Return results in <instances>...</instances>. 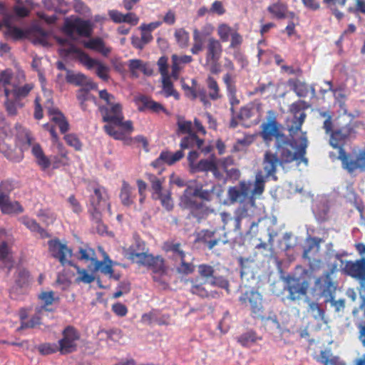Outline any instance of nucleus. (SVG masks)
I'll return each mask as SVG.
<instances>
[{"instance_id":"2eb2a0df","label":"nucleus","mask_w":365,"mask_h":365,"mask_svg":"<svg viewBox=\"0 0 365 365\" xmlns=\"http://www.w3.org/2000/svg\"><path fill=\"white\" fill-rule=\"evenodd\" d=\"M11 187L9 182H4L0 184V207L4 214H16L23 212L20 204L17 202H11L9 194Z\"/></svg>"},{"instance_id":"a211bd4d","label":"nucleus","mask_w":365,"mask_h":365,"mask_svg":"<svg viewBox=\"0 0 365 365\" xmlns=\"http://www.w3.org/2000/svg\"><path fill=\"white\" fill-rule=\"evenodd\" d=\"M48 251L51 255L58 259L62 264H71L70 258L72 256L71 250L68 249L66 244L62 243L57 239L48 241Z\"/></svg>"},{"instance_id":"dca6fc26","label":"nucleus","mask_w":365,"mask_h":365,"mask_svg":"<svg viewBox=\"0 0 365 365\" xmlns=\"http://www.w3.org/2000/svg\"><path fill=\"white\" fill-rule=\"evenodd\" d=\"M80 335L73 327H67L63 332V338L58 341L59 350L62 354L72 353L76 350Z\"/></svg>"},{"instance_id":"0eeeda50","label":"nucleus","mask_w":365,"mask_h":365,"mask_svg":"<svg viewBox=\"0 0 365 365\" xmlns=\"http://www.w3.org/2000/svg\"><path fill=\"white\" fill-rule=\"evenodd\" d=\"M342 269L344 273L359 281V297L361 302L359 309L364 311L365 315V258L356 259L355 262H342Z\"/></svg>"},{"instance_id":"6e6552de","label":"nucleus","mask_w":365,"mask_h":365,"mask_svg":"<svg viewBox=\"0 0 365 365\" xmlns=\"http://www.w3.org/2000/svg\"><path fill=\"white\" fill-rule=\"evenodd\" d=\"M104 257L103 261H98L96 252L92 247L84 246L78 251V259L84 262H91L94 266V271H101L104 274L112 276L113 274V262L109 259L108 255L99 247Z\"/></svg>"},{"instance_id":"7c9ffc66","label":"nucleus","mask_w":365,"mask_h":365,"mask_svg":"<svg viewBox=\"0 0 365 365\" xmlns=\"http://www.w3.org/2000/svg\"><path fill=\"white\" fill-rule=\"evenodd\" d=\"M197 198V195L196 188L193 190L192 187H187L180 197V206L189 208L190 210H196V208H198L199 207Z\"/></svg>"},{"instance_id":"864d4df0","label":"nucleus","mask_w":365,"mask_h":365,"mask_svg":"<svg viewBox=\"0 0 365 365\" xmlns=\"http://www.w3.org/2000/svg\"><path fill=\"white\" fill-rule=\"evenodd\" d=\"M190 291L192 294H197L203 298H218L220 296L217 291H210L209 292L202 285H197V284H192Z\"/></svg>"},{"instance_id":"e2e57ef3","label":"nucleus","mask_w":365,"mask_h":365,"mask_svg":"<svg viewBox=\"0 0 365 365\" xmlns=\"http://www.w3.org/2000/svg\"><path fill=\"white\" fill-rule=\"evenodd\" d=\"M254 332H247L244 334H242L239 339L238 342L240 343L242 346H251L252 344H254L257 341V340L259 339Z\"/></svg>"},{"instance_id":"4468645a","label":"nucleus","mask_w":365,"mask_h":365,"mask_svg":"<svg viewBox=\"0 0 365 365\" xmlns=\"http://www.w3.org/2000/svg\"><path fill=\"white\" fill-rule=\"evenodd\" d=\"M149 179L153 188V198L160 200L161 205L167 210H173V201L170 197V192L168 190H163V181L161 179L150 175Z\"/></svg>"},{"instance_id":"49530a36","label":"nucleus","mask_w":365,"mask_h":365,"mask_svg":"<svg viewBox=\"0 0 365 365\" xmlns=\"http://www.w3.org/2000/svg\"><path fill=\"white\" fill-rule=\"evenodd\" d=\"M49 35L48 32L41 28H36L31 33V39L34 43L41 44L43 46L49 45Z\"/></svg>"},{"instance_id":"4be33fe9","label":"nucleus","mask_w":365,"mask_h":365,"mask_svg":"<svg viewBox=\"0 0 365 365\" xmlns=\"http://www.w3.org/2000/svg\"><path fill=\"white\" fill-rule=\"evenodd\" d=\"M222 166V164H219V160H216L215 157L202 159L197 162L196 172L212 171L216 179L222 180L225 178L223 172L220 170Z\"/></svg>"},{"instance_id":"f257e3e1","label":"nucleus","mask_w":365,"mask_h":365,"mask_svg":"<svg viewBox=\"0 0 365 365\" xmlns=\"http://www.w3.org/2000/svg\"><path fill=\"white\" fill-rule=\"evenodd\" d=\"M65 37L56 38L59 44V53L62 56H73L88 69L94 68L96 74L103 80H108L109 68L98 60L91 58L85 52L76 47L75 39L78 36H89L92 32V24L80 19L65 20L63 28Z\"/></svg>"},{"instance_id":"79ce46f5","label":"nucleus","mask_w":365,"mask_h":365,"mask_svg":"<svg viewBox=\"0 0 365 365\" xmlns=\"http://www.w3.org/2000/svg\"><path fill=\"white\" fill-rule=\"evenodd\" d=\"M48 115L51 122L56 124L62 133L68 130V123L65 120V116L57 108H48Z\"/></svg>"},{"instance_id":"bf43d9fd","label":"nucleus","mask_w":365,"mask_h":365,"mask_svg":"<svg viewBox=\"0 0 365 365\" xmlns=\"http://www.w3.org/2000/svg\"><path fill=\"white\" fill-rule=\"evenodd\" d=\"M175 39L181 48H185L187 46L190 42L189 33L183 29H178L175 32Z\"/></svg>"},{"instance_id":"603ef678","label":"nucleus","mask_w":365,"mask_h":365,"mask_svg":"<svg viewBox=\"0 0 365 365\" xmlns=\"http://www.w3.org/2000/svg\"><path fill=\"white\" fill-rule=\"evenodd\" d=\"M320 357L324 365H346V362L340 357L332 356L330 350L322 351Z\"/></svg>"},{"instance_id":"09e8293b","label":"nucleus","mask_w":365,"mask_h":365,"mask_svg":"<svg viewBox=\"0 0 365 365\" xmlns=\"http://www.w3.org/2000/svg\"><path fill=\"white\" fill-rule=\"evenodd\" d=\"M195 133L196 132H192V133L188 134L185 136V138L182 139L180 143V146L182 148L193 147L201 148L202 145V140L199 139Z\"/></svg>"},{"instance_id":"473e14b6","label":"nucleus","mask_w":365,"mask_h":365,"mask_svg":"<svg viewBox=\"0 0 365 365\" xmlns=\"http://www.w3.org/2000/svg\"><path fill=\"white\" fill-rule=\"evenodd\" d=\"M38 299H40L43 304L41 306L37 307V314L46 315L48 314L49 312H52V309L48 307V306L52 304L56 299L55 294L52 292V291H46V292H42L38 295Z\"/></svg>"},{"instance_id":"3c124183","label":"nucleus","mask_w":365,"mask_h":365,"mask_svg":"<svg viewBox=\"0 0 365 365\" xmlns=\"http://www.w3.org/2000/svg\"><path fill=\"white\" fill-rule=\"evenodd\" d=\"M20 220L29 230L37 232L41 237H46L48 235L46 230L42 229L35 220L23 217Z\"/></svg>"},{"instance_id":"37998d69","label":"nucleus","mask_w":365,"mask_h":365,"mask_svg":"<svg viewBox=\"0 0 365 365\" xmlns=\"http://www.w3.org/2000/svg\"><path fill=\"white\" fill-rule=\"evenodd\" d=\"M134 188L126 182H123L120 192V202L124 206H130L134 202Z\"/></svg>"},{"instance_id":"a18cd8bd","label":"nucleus","mask_w":365,"mask_h":365,"mask_svg":"<svg viewBox=\"0 0 365 365\" xmlns=\"http://www.w3.org/2000/svg\"><path fill=\"white\" fill-rule=\"evenodd\" d=\"M9 128L4 127L0 128V152L7 154L11 149V137L8 134Z\"/></svg>"},{"instance_id":"b1692460","label":"nucleus","mask_w":365,"mask_h":365,"mask_svg":"<svg viewBox=\"0 0 365 365\" xmlns=\"http://www.w3.org/2000/svg\"><path fill=\"white\" fill-rule=\"evenodd\" d=\"M262 165L265 177L269 178V176H271L274 180H277L274 174L277 167L281 166L277 150L274 153L272 151H267L266 153H264Z\"/></svg>"},{"instance_id":"58836bf2","label":"nucleus","mask_w":365,"mask_h":365,"mask_svg":"<svg viewBox=\"0 0 365 365\" xmlns=\"http://www.w3.org/2000/svg\"><path fill=\"white\" fill-rule=\"evenodd\" d=\"M182 157L183 153L181 150L175 151L174 153H171V152L169 151H164L161 153L155 162L153 163V166L157 167L158 164L162 163L171 165L182 158Z\"/></svg>"},{"instance_id":"8fccbe9b","label":"nucleus","mask_w":365,"mask_h":365,"mask_svg":"<svg viewBox=\"0 0 365 365\" xmlns=\"http://www.w3.org/2000/svg\"><path fill=\"white\" fill-rule=\"evenodd\" d=\"M0 261L2 262L6 267L9 268L13 266V255L11 253L9 246L4 241L0 244Z\"/></svg>"},{"instance_id":"f3484780","label":"nucleus","mask_w":365,"mask_h":365,"mask_svg":"<svg viewBox=\"0 0 365 365\" xmlns=\"http://www.w3.org/2000/svg\"><path fill=\"white\" fill-rule=\"evenodd\" d=\"M168 250L172 252L173 257L175 259V267L179 273L185 274L192 273L194 265L185 262V254L180 250L179 243L171 244Z\"/></svg>"},{"instance_id":"9d476101","label":"nucleus","mask_w":365,"mask_h":365,"mask_svg":"<svg viewBox=\"0 0 365 365\" xmlns=\"http://www.w3.org/2000/svg\"><path fill=\"white\" fill-rule=\"evenodd\" d=\"M222 44L219 40L214 38L207 39L205 61L212 73H217L220 71L218 62L222 56Z\"/></svg>"},{"instance_id":"393cba45","label":"nucleus","mask_w":365,"mask_h":365,"mask_svg":"<svg viewBox=\"0 0 365 365\" xmlns=\"http://www.w3.org/2000/svg\"><path fill=\"white\" fill-rule=\"evenodd\" d=\"M340 157L343 158V167L349 172L356 169L365 171V150L359 153L355 158H347L344 150H340Z\"/></svg>"},{"instance_id":"7ed1b4c3","label":"nucleus","mask_w":365,"mask_h":365,"mask_svg":"<svg viewBox=\"0 0 365 365\" xmlns=\"http://www.w3.org/2000/svg\"><path fill=\"white\" fill-rule=\"evenodd\" d=\"M99 96L106 103L104 106L101 107L103 121L107 123L104 125V130L114 139H123L125 132L133 130L132 123L124 121L122 106L115 96L108 93L106 90H102L99 91Z\"/></svg>"},{"instance_id":"cd10ccee","label":"nucleus","mask_w":365,"mask_h":365,"mask_svg":"<svg viewBox=\"0 0 365 365\" xmlns=\"http://www.w3.org/2000/svg\"><path fill=\"white\" fill-rule=\"evenodd\" d=\"M29 282V273L25 269L19 270L18 275L16 278V284L10 290L11 298L19 299V294H24L25 292V286Z\"/></svg>"},{"instance_id":"20e7f679","label":"nucleus","mask_w":365,"mask_h":365,"mask_svg":"<svg viewBox=\"0 0 365 365\" xmlns=\"http://www.w3.org/2000/svg\"><path fill=\"white\" fill-rule=\"evenodd\" d=\"M16 138L24 149L31 148V154L36 158V163L43 169L49 168L51 162L48 158L45 155L41 145L35 142L29 130L21 125L15 126Z\"/></svg>"},{"instance_id":"423d86ee","label":"nucleus","mask_w":365,"mask_h":365,"mask_svg":"<svg viewBox=\"0 0 365 365\" xmlns=\"http://www.w3.org/2000/svg\"><path fill=\"white\" fill-rule=\"evenodd\" d=\"M91 207L93 210L92 215L96 219L97 232L99 234H104L106 227L104 224L100 222V215L102 212H108L110 214V204L108 202V195L107 191L103 187H97L94 188V195H91Z\"/></svg>"},{"instance_id":"ea45409f","label":"nucleus","mask_w":365,"mask_h":365,"mask_svg":"<svg viewBox=\"0 0 365 365\" xmlns=\"http://www.w3.org/2000/svg\"><path fill=\"white\" fill-rule=\"evenodd\" d=\"M234 163L233 159L231 157L222 158L219 160V164L223 165L220 168V170L223 172L225 178L221 180H225L227 178H238L240 172L235 168H229Z\"/></svg>"},{"instance_id":"c756f323","label":"nucleus","mask_w":365,"mask_h":365,"mask_svg":"<svg viewBox=\"0 0 365 365\" xmlns=\"http://www.w3.org/2000/svg\"><path fill=\"white\" fill-rule=\"evenodd\" d=\"M66 79L68 83L78 85L79 86H85L90 88H94L96 87V84L93 83L91 79L88 78V76L80 72L67 71Z\"/></svg>"},{"instance_id":"ddd939ff","label":"nucleus","mask_w":365,"mask_h":365,"mask_svg":"<svg viewBox=\"0 0 365 365\" xmlns=\"http://www.w3.org/2000/svg\"><path fill=\"white\" fill-rule=\"evenodd\" d=\"M225 68L228 70V72L223 76V81L225 84L229 101L231 105V110H233V107L238 105L240 100L237 96V88L235 87V76L230 73V71H233L235 66L233 63L229 58H225Z\"/></svg>"},{"instance_id":"6e6d98bb","label":"nucleus","mask_w":365,"mask_h":365,"mask_svg":"<svg viewBox=\"0 0 365 365\" xmlns=\"http://www.w3.org/2000/svg\"><path fill=\"white\" fill-rule=\"evenodd\" d=\"M207 88L209 90V98L212 100H217L220 98V88L218 83L212 76H208L206 80Z\"/></svg>"},{"instance_id":"4c0bfd02","label":"nucleus","mask_w":365,"mask_h":365,"mask_svg":"<svg viewBox=\"0 0 365 365\" xmlns=\"http://www.w3.org/2000/svg\"><path fill=\"white\" fill-rule=\"evenodd\" d=\"M131 75L134 77H138L140 72L144 73L145 75H150L152 70L150 67L147 66L146 63H143L140 59H130L128 62Z\"/></svg>"},{"instance_id":"5fc2aeb1","label":"nucleus","mask_w":365,"mask_h":365,"mask_svg":"<svg viewBox=\"0 0 365 365\" xmlns=\"http://www.w3.org/2000/svg\"><path fill=\"white\" fill-rule=\"evenodd\" d=\"M171 75H168L162 78L163 92L165 96H173L175 99H178L180 95L173 88V84L170 81Z\"/></svg>"},{"instance_id":"aec40b11","label":"nucleus","mask_w":365,"mask_h":365,"mask_svg":"<svg viewBox=\"0 0 365 365\" xmlns=\"http://www.w3.org/2000/svg\"><path fill=\"white\" fill-rule=\"evenodd\" d=\"M262 113L261 103L254 101L241 108L238 118L242 120H251L252 122L257 123L262 117Z\"/></svg>"},{"instance_id":"5701e85b","label":"nucleus","mask_w":365,"mask_h":365,"mask_svg":"<svg viewBox=\"0 0 365 365\" xmlns=\"http://www.w3.org/2000/svg\"><path fill=\"white\" fill-rule=\"evenodd\" d=\"M309 284L304 279L289 278L287 279V290L289 298L292 300L298 299L307 294Z\"/></svg>"},{"instance_id":"f03ea898","label":"nucleus","mask_w":365,"mask_h":365,"mask_svg":"<svg viewBox=\"0 0 365 365\" xmlns=\"http://www.w3.org/2000/svg\"><path fill=\"white\" fill-rule=\"evenodd\" d=\"M304 107V101H297L290 105V110L293 113L294 117L290 122H287V126L290 131L292 140L285 138L283 135L282 138L277 139V143H275L277 155L279 158L281 167L284 168L292 163L299 165L304 162L307 164V160L304 158L308 145L307 138L304 134H302L299 139L294 137L296 132L300 130L304 122L306 114L302 110Z\"/></svg>"},{"instance_id":"a19ab883","label":"nucleus","mask_w":365,"mask_h":365,"mask_svg":"<svg viewBox=\"0 0 365 365\" xmlns=\"http://www.w3.org/2000/svg\"><path fill=\"white\" fill-rule=\"evenodd\" d=\"M322 240L319 238H307L306 245L304 247V258L310 259L314 257L320 250Z\"/></svg>"},{"instance_id":"13d9d810","label":"nucleus","mask_w":365,"mask_h":365,"mask_svg":"<svg viewBox=\"0 0 365 365\" xmlns=\"http://www.w3.org/2000/svg\"><path fill=\"white\" fill-rule=\"evenodd\" d=\"M193 41L191 52L196 55V53L202 51L204 43L202 35L197 29H195L193 31Z\"/></svg>"},{"instance_id":"e433bc0d","label":"nucleus","mask_w":365,"mask_h":365,"mask_svg":"<svg viewBox=\"0 0 365 365\" xmlns=\"http://www.w3.org/2000/svg\"><path fill=\"white\" fill-rule=\"evenodd\" d=\"M193 58L191 56L184 55L178 56L173 54L172 56V77L174 79H177L179 76V73L183 67V64L190 63L192 62Z\"/></svg>"},{"instance_id":"4d7b16f0","label":"nucleus","mask_w":365,"mask_h":365,"mask_svg":"<svg viewBox=\"0 0 365 365\" xmlns=\"http://www.w3.org/2000/svg\"><path fill=\"white\" fill-rule=\"evenodd\" d=\"M77 98L83 110H87L88 106L86 102H88V101H91V102L94 103L96 102L95 96L90 94L88 91L83 90V88L78 91L77 93Z\"/></svg>"},{"instance_id":"de8ad7c7","label":"nucleus","mask_w":365,"mask_h":365,"mask_svg":"<svg viewBox=\"0 0 365 365\" xmlns=\"http://www.w3.org/2000/svg\"><path fill=\"white\" fill-rule=\"evenodd\" d=\"M267 11L277 19H284L287 15V6L281 1H278L277 3L271 4L267 8Z\"/></svg>"},{"instance_id":"2f4dec72","label":"nucleus","mask_w":365,"mask_h":365,"mask_svg":"<svg viewBox=\"0 0 365 365\" xmlns=\"http://www.w3.org/2000/svg\"><path fill=\"white\" fill-rule=\"evenodd\" d=\"M348 135V131L346 128H340L339 130H334L331 133L329 143L333 148H338L339 155L338 158L341 160L343 164V158L340 156V150H343L341 146L344 139Z\"/></svg>"},{"instance_id":"a878e982","label":"nucleus","mask_w":365,"mask_h":365,"mask_svg":"<svg viewBox=\"0 0 365 365\" xmlns=\"http://www.w3.org/2000/svg\"><path fill=\"white\" fill-rule=\"evenodd\" d=\"M316 289L323 297L333 298L336 287L329 274H324L316 281Z\"/></svg>"},{"instance_id":"412c9836","label":"nucleus","mask_w":365,"mask_h":365,"mask_svg":"<svg viewBox=\"0 0 365 365\" xmlns=\"http://www.w3.org/2000/svg\"><path fill=\"white\" fill-rule=\"evenodd\" d=\"M240 300L244 304H247L249 302L252 314L260 315L262 313V294L257 292V291H247L240 296Z\"/></svg>"},{"instance_id":"6ab92c4d","label":"nucleus","mask_w":365,"mask_h":365,"mask_svg":"<svg viewBox=\"0 0 365 365\" xmlns=\"http://www.w3.org/2000/svg\"><path fill=\"white\" fill-rule=\"evenodd\" d=\"M269 113L274 115L272 111H269ZM261 135L263 140L267 143L271 142L272 139L275 138L276 143H277V139L282 138L283 135H281L279 124L276 121L274 116H272L267 122L262 124Z\"/></svg>"},{"instance_id":"680f3d73","label":"nucleus","mask_w":365,"mask_h":365,"mask_svg":"<svg viewBox=\"0 0 365 365\" xmlns=\"http://www.w3.org/2000/svg\"><path fill=\"white\" fill-rule=\"evenodd\" d=\"M233 29L227 24H219L217 28V34L222 42H227L230 36H232Z\"/></svg>"},{"instance_id":"bb28decb","label":"nucleus","mask_w":365,"mask_h":365,"mask_svg":"<svg viewBox=\"0 0 365 365\" xmlns=\"http://www.w3.org/2000/svg\"><path fill=\"white\" fill-rule=\"evenodd\" d=\"M252 183L242 182L239 186L231 187L228 190V197L232 202H242L248 197Z\"/></svg>"},{"instance_id":"f8f14e48","label":"nucleus","mask_w":365,"mask_h":365,"mask_svg":"<svg viewBox=\"0 0 365 365\" xmlns=\"http://www.w3.org/2000/svg\"><path fill=\"white\" fill-rule=\"evenodd\" d=\"M10 74L9 71H2L0 73V91H3L6 96V110L9 115H16L17 108L22 107L23 104L18 101L10 91L8 86L9 83Z\"/></svg>"},{"instance_id":"338daca9","label":"nucleus","mask_w":365,"mask_h":365,"mask_svg":"<svg viewBox=\"0 0 365 365\" xmlns=\"http://www.w3.org/2000/svg\"><path fill=\"white\" fill-rule=\"evenodd\" d=\"M309 312L314 318L317 319H322L324 322H327L324 319V312L323 309H320L317 303H309Z\"/></svg>"},{"instance_id":"052dcab7","label":"nucleus","mask_w":365,"mask_h":365,"mask_svg":"<svg viewBox=\"0 0 365 365\" xmlns=\"http://www.w3.org/2000/svg\"><path fill=\"white\" fill-rule=\"evenodd\" d=\"M214 272L212 266L208 265V264H200L198 265V274L208 282L212 279Z\"/></svg>"},{"instance_id":"69168bd1","label":"nucleus","mask_w":365,"mask_h":365,"mask_svg":"<svg viewBox=\"0 0 365 365\" xmlns=\"http://www.w3.org/2000/svg\"><path fill=\"white\" fill-rule=\"evenodd\" d=\"M309 91V87L307 83L297 80L294 83V91L295 93L300 97L307 96Z\"/></svg>"},{"instance_id":"c9c22d12","label":"nucleus","mask_w":365,"mask_h":365,"mask_svg":"<svg viewBox=\"0 0 365 365\" xmlns=\"http://www.w3.org/2000/svg\"><path fill=\"white\" fill-rule=\"evenodd\" d=\"M78 276L75 279L76 282L78 283H84L89 284L94 282L96 277L95 273L96 271H94V266H88V269H82L77 265H73Z\"/></svg>"},{"instance_id":"0e129e2a","label":"nucleus","mask_w":365,"mask_h":365,"mask_svg":"<svg viewBox=\"0 0 365 365\" xmlns=\"http://www.w3.org/2000/svg\"><path fill=\"white\" fill-rule=\"evenodd\" d=\"M265 178V175H262V172L257 174L254 184V195H261L264 189Z\"/></svg>"},{"instance_id":"c85d7f7f","label":"nucleus","mask_w":365,"mask_h":365,"mask_svg":"<svg viewBox=\"0 0 365 365\" xmlns=\"http://www.w3.org/2000/svg\"><path fill=\"white\" fill-rule=\"evenodd\" d=\"M135 102L138 103L140 110L147 108L155 113H160V111L166 112L161 103L153 101V99L147 96L140 95L135 96Z\"/></svg>"},{"instance_id":"72a5a7b5","label":"nucleus","mask_w":365,"mask_h":365,"mask_svg":"<svg viewBox=\"0 0 365 365\" xmlns=\"http://www.w3.org/2000/svg\"><path fill=\"white\" fill-rule=\"evenodd\" d=\"M82 43L84 47L93 49L103 56H108L110 53V48L106 46L105 42L99 38L83 40Z\"/></svg>"},{"instance_id":"9b49d317","label":"nucleus","mask_w":365,"mask_h":365,"mask_svg":"<svg viewBox=\"0 0 365 365\" xmlns=\"http://www.w3.org/2000/svg\"><path fill=\"white\" fill-rule=\"evenodd\" d=\"M5 71H8L10 75L8 83L10 91L12 92V96L20 102L19 100L29 94L33 88L32 84L27 83L24 86H19V84L23 83L25 78L24 73L22 71H17L15 76H14L12 71L10 70H6Z\"/></svg>"},{"instance_id":"f704fd0d","label":"nucleus","mask_w":365,"mask_h":365,"mask_svg":"<svg viewBox=\"0 0 365 365\" xmlns=\"http://www.w3.org/2000/svg\"><path fill=\"white\" fill-rule=\"evenodd\" d=\"M178 124L179 130L182 133H187V134L193 132L201 133L202 134H205L206 133L205 128L197 119H195L194 124L190 121H186V120L184 119H179Z\"/></svg>"},{"instance_id":"1a4fd4ad","label":"nucleus","mask_w":365,"mask_h":365,"mask_svg":"<svg viewBox=\"0 0 365 365\" xmlns=\"http://www.w3.org/2000/svg\"><path fill=\"white\" fill-rule=\"evenodd\" d=\"M222 222L224 223V228L228 230L239 231L242 225L251 227L254 226L255 222H251V217L248 213V210L245 207H238L235 211L234 217L231 215L222 212L220 214Z\"/></svg>"},{"instance_id":"c03bdc74","label":"nucleus","mask_w":365,"mask_h":365,"mask_svg":"<svg viewBox=\"0 0 365 365\" xmlns=\"http://www.w3.org/2000/svg\"><path fill=\"white\" fill-rule=\"evenodd\" d=\"M186 94L192 98H199L205 105L209 104L206 91L197 85L195 80H192V87H187Z\"/></svg>"},{"instance_id":"39448f33","label":"nucleus","mask_w":365,"mask_h":365,"mask_svg":"<svg viewBox=\"0 0 365 365\" xmlns=\"http://www.w3.org/2000/svg\"><path fill=\"white\" fill-rule=\"evenodd\" d=\"M138 250L130 246L125 251V255L133 262L152 267L155 272H163V259L162 257H154L152 255L146 254L144 251L143 242H137Z\"/></svg>"},{"instance_id":"774afa93","label":"nucleus","mask_w":365,"mask_h":365,"mask_svg":"<svg viewBox=\"0 0 365 365\" xmlns=\"http://www.w3.org/2000/svg\"><path fill=\"white\" fill-rule=\"evenodd\" d=\"M38 216L46 225L53 223L56 220V215L50 210H40L38 212Z\"/></svg>"}]
</instances>
